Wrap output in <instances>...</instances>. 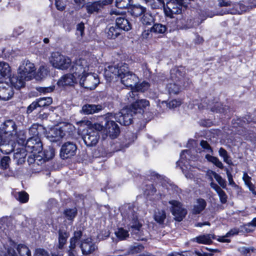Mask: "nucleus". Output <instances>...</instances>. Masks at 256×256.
<instances>
[{"mask_svg":"<svg viewBox=\"0 0 256 256\" xmlns=\"http://www.w3.org/2000/svg\"><path fill=\"white\" fill-rule=\"evenodd\" d=\"M26 80H27V79L24 77L20 76L18 73V75H14L9 79L11 85L16 89H20L23 87Z\"/></svg>","mask_w":256,"mask_h":256,"instance_id":"nucleus-25","label":"nucleus"},{"mask_svg":"<svg viewBox=\"0 0 256 256\" xmlns=\"http://www.w3.org/2000/svg\"><path fill=\"white\" fill-rule=\"evenodd\" d=\"M142 224L140 223V226L138 230L135 228H131L132 230L133 235L134 238L138 240H147L148 236L149 233L146 230L142 228Z\"/></svg>","mask_w":256,"mask_h":256,"instance_id":"nucleus-23","label":"nucleus"},{"mask_svg":"<svg viewBox=\"0 0 256 256\" xmlns=\"http://www.w3.org/2000/svg\"><path fill=\"white\" fill-rule=\"evenodd\" d=\"M214 238V236L212 234H202L196 236L192 239V241L196 242L198 244H210L212 243V240Z\"/></svg>","mask_w":256,"mask_h":256,"instance_id":"nucleus-27","label":"nucleus"},{"mask_svg":"<svg viewBox=\"0 0 256 256\" xmlns=\"http://www.w3.org/2000/svg\"><path fill=\"white\" fill-rule=\"evenodd\" d=\"M9 218L7 217L2 218L0 219V230L4 231L8 226Z\"/></svg>","mask_w":256,"mask_h":256,"instance_id":"nucleus-58","label":"nucleus"},{"mask_svg":"<svg viewBox=\"0 0 256 256\" xmlns=\"http://www.w3.org/2000/svg\"><path fill=\"white\" fill-rule=\"evenodd\" d=\"M140 22L143 25L150 26L154 22V18L152 14L146 11L140 18Z\"/></svg>","mask_w":256,"mask_h":256,"instance_id":"nucleus-38","label":"nucleus"},{"mask_svg":"<svg viewBox=\"0 0 256 256\" xmlns=\"http://www.w3.org/2000/svg\"><path fill=\"white\" fill-rule=\"evenodd\" d=\"M56 6L58 10H62L64 9L66 4L62 0H55Z\"/></svg>","mask_w":256,"mask_h":256,"instance_id":"nucleus-64","label":"nucleus"},{"mask_svg":"<svg viewBox=\"0 0 256 256\" xmlns=\"http://www.w3.org/2000/svg\"><path fill=\"white\" fill-rule=\"evenodd\" d=\"M169 204L171 205L170 211L175 219L178 222L182 221L187 214L186 209L180 202L176 200L169 201Z\"/></svg>","mask_w":256,"mask_h":256,"instance_id":"nucleus-13","label":"nucleus"},{"mask_svg":"<svg viewBox=\"0 0 256 256\" xmlns=\"http://www.w3.org/2000/svg\"><path fill=\"white\" fill-rule=\"evenodd\" d=\"M15 141H8L3 139L0 144V150L5 154H8L14 150L13 144Z\"/></svg>","mask_w":256,"mask_h":256,"instance_id":"nucleus-31","label":"nucleus"},{"mask_svg":"<svg viewBox=\"0 0 256 256\" xmlns=\"http://www.w3.org/2000/svg\"><path fill=\"white\" fill-rule=\"evenodd\" d=\"M80 248L83 254H91L97 248V246L90 238L83 240L82 242Z\"/></svg>","mask_w":256,"mask_h":256,"instance_id":"nucleus-21","label":"nucleus"},{"mask_svg":"<svg viewBox=\"0 0 256 256\" xmlns=\"http://www.w3.org/2000/svg\"><path fill=\"white\" fill-rule=\"evenodd\" d=\"M77 213V210L76 208L71 209H67L64 212V215L69 220H72L76 216Z\"/></svg>","mask_w":256,"mask_h":256,"instance_id":"nucleus-53","label":"nucleus"},{"mask_svg":"<svg viewBox=\"0 0 256 256\" xmlns=\"http://www.w3.org/2000/svg\"><path fill=\"white\" fill-rule=\"evenodd\" d=\"M116 236L120 240H126L129 236L128 232L122 228H118L115 231Z\"/></svg>","mask_w":256,"mask_h":256,"instance_id":"nucleus-43","label":"nucleus"},{"mask_svg":"<svg viewBox=\"0 0 256 256\" xmlns=\"http://www.w3.org/2000/svg\"><path fill=\"white\" fill-rule=\"evenodd\" d=\"M185 72V69L182 66L174 68L170 70V78L166 82L164 80L170 94H177L180 92L182 86L184 85Z\"/></svg>","mask_w":256,"mask_h":256,"instance_id":"nucleus-2","label":"nucleus"},{"mask_svg":"<svg viewBox=\"0 0 256 256\" xmlns=\"http://www.w3.org/2000/svg\"><path fill=\"white\" fill-rule=\"evenodd\" d=\"M99 134L93 129H90L83 137V140L85 144L88 146H95L99 140Z\"/></svg>","mask_w":256,"mask_h":256,"instance_id":"nucleus-20","label":"nucleus"},{"mask_svg":"<svg viewBox=\"0 0 256 256\" xmlns=\"http://www.w3.org/2000/svg\"><path fill=\"white\" fill-rule=\"evenodd\" d=\"M42 146L38 137L32 136L27 140L24 148L29 152L40 153L42 150Z\"/></svg>","mask_w":256,"mask_h":256,"instance_id":"nucleus-14","label":"nucleus"},{"mask_svg":"<svg viewBox=\"0 0 256 256\" xmlns=\"http://www.w3.org/2000/svg\"><path fill=\"white\" fill-rule=\"evenodd\" d=\"M106 36L110 39H114L120 34V29L116 26H108L106 30Z\"/></svg>","mask_w":256,"mask_h":256,"instance_id":"nucleus-33","label":"nucleus"},{"mask_svg":"<svg viewBox=\"0 0 256 256\" xmlns=\"http://www.w3.org/2000/svg\"><path fill=\"white\" fill-rule=\"evenodd\" d=\"M70 70L79 80L82 76H85L88 72L89 62L84 58L78 59L73 62Z\"/></svg>","mask_w":256,"mask_h":256,"instance_id":"nucleus-9","label":"nucleus"},{"mask_svg":"<svg viewBox=\"0 0 256 256\" xmlns=\"http://www.w3.org/2000/svg\"><path fill=\"white\" fill-rule=\"evenodd\" d=\"M14 95V91L8 82H0V100H8L12 98Z\"/></svg>","mask_w":256,"mask_h":256,"instance_id":"nucleus-17","label":"nucleus"},{"mask_svg":"<svg viewBox=\"0 0 256 256\" xmlns=\"http://www.w3.org/2000/svg\"><path fill=\"white\" fill-rule=\"evenodd\" d=\"M104 76L108 80H110L114 78H119L121 82L126 86L134 90L136 84L138 83V78L128 70V64L120 63L117 65L108 66L105 68Z\"/></svg>","mask_w":256,"mask_h":256,"instance_id":"nucleus-1","label":"nucleus"},{"mask_svg":"<svg viewBox=\"0 0 256 256\" xmlns=\"http://www.w3.org/2000/svg\"><path fill=\"white\" fill-rule=\"evenodd\" d=\"M138 208L132 204H126L122 206L121 210V214L122 220L130 228H135L138 230L140 226L138 218Z\"/></svg>","mask_w":256,"mask_h":256,"instance_id":"nucleus-4","label":"nucleus"},{"mask_svg":"<svg viewBox=\"0 0 256 256\" xmlns=\"http://www.w3.org/2000/svg\"><path fill=\"white\" fill-rule=\"evenodd\" d=\"M136 112L131 108H126L122 109L116 114H108V117L110 118H114L122 125L128 126L132 124L133 114Z\"/></svg>","mask_w":256,"mask_h":256,"instance_id":"nucleus-6","label":"nucleus"},{"mask_svg":"<svg viewBox=\"0 0 256 256\" xmlns=\"http://www.w3.org/2000/svg\"><path fill=\"white\" fill-rule=\"evenodd\" d=\"M116 25L120 29V31L124 30L128 31L131 29V25L128 20L124 17H118L116 19Z\"/></svg>","mask_w":256,"mask_h":256,"instance_id":"nucleus-30","label":"nucleus"},{"mask_svg":"<svg viewBox=\"0 0 256 256\" xmlns=\"http://www.w3.org/2000/svg\"><path fill=\"white\" fill-rule=\"evenodd\" d=\"M146 11V8L140 5H134L130 9V14L132 16L138 17L142 15Z\"/></svg>","mask_w":256,"mask_h":256,"instance_id":"nucleus-39","label":"nucleus"},{"mask_svg":"<svg viewBox=\"0 0 256 256\" xmlns=\"http://www.w3.org/2000/svg\"><path fill=\"white\" fill-rule=\"evenodd\" d=\"M222 106V105L221 104L216 102L214 106H210V108L212 112L226 114L228 109V107L226 106L221 107Z\"/></svg>","mask_w":256,"mask_h":256,"instance_id":"nucleus-46","label":"nucleus"},{"mask_svg":"<svg viewBox=\"0 0 256 256\" xmlns=\"http://www.w3.org/2000/svg\"><path fill=\"white\" fill-rule=\"evenodd\" d=\"M77 147L72 142L64 143L61 148L60 155L62 159H66L75 155Z\"/></svg>","mask_w":256,"mask_h":256,"instance_id":"nucleus-15","label":"nucleus"},{"mask_svg":"<svg viewBox=\"0 0 256 256\" xmlns=\"http://www.w3.org/2000/svg\"><path fill=\"white\" fill-rule=\"evenodd\" d=\"M234 8L235 10H233V12H231V13L234 14H241L243 12H245L248 10V8L246 6H245L242 4L240 3L235 4Z\"/></svg>","mask_w":256,"mask_h":256,"instance_id":"nucleus-50","label":"nucleus"},{"mask_svg":"<svg viewBox=\"0 0 256 256\" xmlns=\"http://www.w3.org/2000/svg\"><path fill=\"white\" fill-rule=\"evenodd\" d=\"M180 104L181 102L176 100H173L167 104V106L170 108H176L177 106H180Z\"/></svg>","mask_w":256,"mask_h":256,"instance_id":"nucleus-62","label":"nucleus"},{"mask_svg":"<svg viewBox=\"0 0 256 256\" xmlns=\"http://www.w3.org/2000/svg\"><path fill=\"white\" fill-rule=\"evenodd\" d=\"M254 230L253 226L251 223H249L248 224H246L240 227V232H250Z\"/></svg>","mask_w":256,"mask_h":256,"instance_id":"nucleus-56","label":"nucleus"},{"mask_svg":"<svg viewBox=\"0 0 256 256\" xmlns=\"http://www.w3.org/2000/svg\"><path fill=\"white\" fill-rule=\"evenodd\" d=\"M144 249V246L142 244L138 243H135L130 246L128 250L122 254H120V256H128L130 254H136L142 252Z\"/></svg>","mask_w":256,"mask_h":256,"instance_id":"nucleus-29","label":"nucleus"},{"mask_svg":"<svg viewBox=\"0 0 256 256\" xmlns=\"http://www.w3.org/2000/svg\"><path fill=\"white\" fill-rule=\"evenodd\" d=\"M36 69L34 64L28 60H24L20 66L18 72L20 76L24 77L27 80H30Z\"/></svg>","mask_w":256,"mask_h":256,"instance_id":"nucleus-11","label":"nucleus"},{"mask_svg":"<svg viewBox=\"0 0 256 256\" xmlns=\"http://www.w3.org/2000/svg\"><path fill=\"white\" fill-rule=\"evenodd\" d=\"M11 68L8 64L5 62H0V77L9 76Z\"/></svg>","mask_w":256,"mask_h":256,"instance_id":"nucleus-37","label":"nucleus"},{"mask_svg":"<svg viewBox=\"0 0 256 256\" xmlns=\"http://www.w3.org/2000/svg\"><path fill=\"white\" fill-rule=\"evenodd\" d=\"M214 178L217 181V182L220 184V185L223 188H225L226 186V180L222 178V177L218 174L217 173H214Z\"/></svg>","mask_w":256,"mask_h":256,"instance_id":"nucleus-59","label":"nucleus"},{"mask_svg":"<svg viewBox=\"0 0 256 256\" xmlns=\"http://www.w3.org/2000/svg\"><path fill=\"white\" fill-rule=\"evenodd\" d=\"M240 232V228H234L230 230L224 236H222L219 239V240L222 242H229L230 240L227 239L226 238L230 236H232L238 234Z\"/></svg>","mask_w":256,"mask_h":256,"instance_id":"nucleus-47","label":"nucleus"},{"mask_svg":"<svg viewBox=\"0 0 256 256\" xmlns=\"http://www.w3.org/2000/svg\"><path fill=\"white\" fill-rule=\"evenodd\" d=\"M205 158L208 160V161L212 163L218 168L221 169L224 168V165L222 162L220 161L217 157L212 156L209 154H207L206 155Z\"/></svg>","mask_w":256,"mask_h":256,"instance_id":"nucleus-40","label":"nucleus"},{"mask_svg":"<svg viewBox=\"0 0 256 256\" xmlns=\"http://www.w3.org/2000/svg\"><path fill=\"white\" fill-rule=\"evenodd\" d=\"M16 198L21 203H26L28 202L29 196L24 191L19 192L15 194Z\"/></svg>","mask_w":256,"mask_h":256,"instance_id":"nucleus-44","label":"nucleus"},{"mask_svg":"<svg viewBox=\"0 0 256 256\" xmlns=\"http://www.w3.org/2000/svg\"><path fill=\"white\" fill-rule=\"evenodd\" d=\"M26 152L28 151L23 146L14 150V159L17 164H22L25 162L27 155Z\"/></svg>","mask_w":256,"mask_h":256,"instance_id":"nucleus-24","label":"nucleus"},{"mask_svg":"<svg viewBox=\"0 0 256 256\" xmlns=\"http://www.w3.org/2000/svg\"><path fill=\"white\" fill-rule=\"evenodd\" d=\"M50 62L55 68L64 70L69 68L72 60L68 57L58 52H54L52 54Z\"/></svg>","mask_w":256,"mask_h":256,"instance_id":"nucleus-8","label":"nucleus"},{"mask_svg":"<svg viewBox=\"0 0 256 256\" xmlns=\"http://www.w3.org/2000/svg\"><path fill=\"white\" fill-rule=\"evenodd\" d=\"M200 145L206 152L211 154L212 153L213 150L211 146L206 140H202L200 142Z\"/></svg>","mask_w":256,"mask_h":256,"instance_id":"nucleus-57","label":"nucleus"},{"mask_svg":"<svg viewBox=\"0 0 256 256\" xmlns=\"http://www.w3.org/2000/svg\"><path fill=\"white\" fill-rule=\"evenodd\" d=\"M10 159L8 156H4L2 158L0 162V166L4 170L7 169L9 167Z\"/></svg>","mask_w":256,"mask_h":256,"instance_id":"nucleus-55","label":"nucleus"},{"mask_svg":"<svg viewBox=\"0 0 256 256\" xmlns=\"http://www.w3.org/2000/svg\"><path fill=\"white\" fill-rule=\"evenodd\" d=\"M219 156L223 158L224 162L229 165L232 164V162L227 151L223 148H220L218 150Z\"/></svg>","mask_w":256,"mask_h":256,"instance_id":"nucleus-42","label":"nucleus"},{"mask_svg":"<svg viewBox=\"0 0 256 256\" xmlns=\"http://www.w3.org/2000/svg\"><path fill=\"white\" fill-rule=\"evenodd\" d=\"M113 0H98L94 2H88L86 4V9L88 13L90 14L95 12H98L104 6L111 4Z\"/></svg>","mask_w":256,"mask_h":256,"instance_id":"nucleus-16","label":"nucleus"},{"mask_svg":"<svg viewBox=\"0 0 256 256\" xmlns=\"http://www.w3.org/2000/svg\"><path fill=\"white\" fill-rule=\"evenodd\" d=\"M54 86H50L48 87H38L36 88V90L40 92H42L43 94H46L48 92H50L53 91L54 89Z\"/></svg>","mask_w":256,"mask_h":256,"instance_id":"nucleus-60","label":"nucleus"},{"mask_svg":"<svg viewBox=\"0 0 256 256\" xmlns=\"http://www.w3.org/2000/svg\"><path fill=\"white\" fill-rule=\"evenodd\" d=\"M240 252L246 256H250L251 253L256 252V249L253 247H242L240 248Z\"/></svg>","mask_w":256,"mask_h":256,"instance_id":"nucleus-54","label":"nucleus"},{"mask_svg":"<svg viewBox=\"0 0 256 256\" xmlns=\"http://www.w3.org/2000/svg\"><path fill=\"white\" fill-rule=\"evenodd\" d=\"M184 6L180 0H170L166 2V7L164 8L166 15L170 18H174V14L182 13Z\"/></svg>","mask_w":256,"mask_h":256,"instance_id":"nucleus-10","label":"nucleus"},{"mask_svg":"<svg viewBox=\"0 0 256 256\" xmlns=\"http://www.w3.org/2000/svg\"><path fill=\"white\" fill-rule=\"evenodd\" d=\"M106 118H108V116ZM108 118L110 119V118ZM106 120L105 124V128L106 130V134L111 138H116L120 132V128L118 125L114 120Z\"/></svg>","mask_w":256,"mask_h":256,"instance_id":"nucleus-18","label":"nucleus"},{"mask_svg":"<svg viewBox=\"0 0 256 256\" xmlns=\"http://www.w3.org/2000/svg\"><path fill=\"white\" fill-rule=\"evenodd\" d=\"M32 256L29 248L24 244H17L14 241L9 240L2 251L3 256Z\"/></svg>","mask_w":256,"mask_h":256,"instance_id":"nucleus-5","label":"nucleus"},{"mask_svg":"<svg viewBox=\"0 0 256 256\" xmlns=\"http://www.w3.org/2000/svg\"><path fill=\"white\" fill-rule=\"evenodd\" d=\"M79 82L78 77L74 73L64 76L58 82L59 86H72L74 84Z\"/></svg>","mask_w":256,"mask_h":256,"instance_id":"nucleus-22","label":"nucleus"},{"mask_svg":"<svg viewBox=\"0 0 256 256\" xmlns=\"http://www.w3.org/2000/svg\"><path fill=\"white\" fill-rule=\"evenodd\" d=\"M190 151L189 150H184L180 154V159L177 162L186 177L188 178L192 179L194 177L192 169L194 168L190 162L187 161L186 155H190Z\"/></svg>","mask_w":256,"mask_h":256,"instance_id":"nucleus-7","label":"nucleus"},{"mask_svg":"<svg viewBox=\"0 0 256 256\" xmlns=\"http://www.w3.org/2000/svg\"><path fill=\"white\" fill-rule=\"evenodd\" d=\"M69 234L65 230H60L58 231V248L62 250L66 242Z\"/></svg>","mask_w":256,"mask_h":256,"instance_id":"nucleus-36","label":"nucleus"},{"mask_svg":"<svg viewBox=\"0 0 256 256\" xmlns=\"http://www.w3.org/2000/svg\"><path fill=\"white\" fill-rule=\"evenodd\" d=\"M66 134L62 128H55L51 130V136L53 138L52 141L57 142L64 136Z\"/></svg>","mask_w":256,"mask_h":256,"instance_id":"nucleus-35","label":"nucleus"},{"mask_svg":"<svg viewBox=\"0 0 256 256\" xmlns=\"http://www.w3.org/2000/svg\"><path fill=\"white\" fill-rule=\"evenodd\" d=\"M48 70L46 66H42L40 67L37 74H36V78L37 79H42L44 78L46 76L48 75Z\"/></svg>","mask_w":256,"mask_h":256,"instance_id":"nucleus-51","label":"nucleus"},{"mask_svg":"<svg viewBox=\"0 0 256 256\" xmlns=\"http://www.w3.org/2000/svg\"><path fill=\"white\" fill-rule=\"evenodd\" d=\"M166 216L164 210L157 209L155 210L154 214V220L160 224H164Z\"/></svg>","mask_w":256,"mask_h":256,"instance_id":"nucleus-34","label":"nucleus"},{"mask_svg":"<svg viewBox=\"0 0 256 256\" xmlns=\"http://www.w3.org/2000/svg\"><path fill=\"white\" fill-rule=\"evenodd\" d=\"M167 28L161 24H155L150 28V32L156 34H162L166 30Z\"/></svg>","mask_w":256,"mask_h":256,"instance_id":"nucleus-41","label":"nucleus"},{"mask_svg":"<svg viewBox=\"0 0 256 256\" xmlns=\"http://www.w3.org/2000/svg\"><path fill=\"white\" fill-rule=\"evenodd\" d=\"M79 83L81 86L86 88L94 90L99 83V80L96 74L88 72L85 76H82L79 79Z\"/></svg>","mask_w":256,"mask_h":256,"instance_id":"nucleus-12","label":"nucleus"},{"mask_svg":"<svg viewBox=\"0 0 256 256\" xmlns=\"http://www.w3.org/2000/svg\"><path fill=\"white\" fill-rule=\"evenodd\" d=\"M0 132L2 138L8 141L16 140L18 144H23L25 138H20L17 134V126L15 122L11 120H6L0 126Z\"/></svg>","mask_w":256,"mask_h":256,"instance_id":"nucleus-3","label":"nucleus"},{"mask_svg":"<svg viewBox=\"0 0 256 256\" xmlns=\"http://www.w3.org/2000/svg\"><path fill=\"white\" fill-rule=\"evenodd\" d=\"M217 194L219 196L220 202L225 204L227 202V196L226 192L222 189Z\"/></svg>","mask_w":256,"mask_h":256,"instance_id":"nucleus-61","label":"nucleus"},{"mask_svg":"<svg viewBox=\"0 0 256 256\" xmlns=\"http://www.w3.org/2000/svg\"><path fill=\"white\" fill-rule=\"evenodd\" d=\"M38 107H39V105L38 104V101L36 100V101L32 102L27 108V112L30 113L34 110L36 109Z\"/></svg>","mask_w":256,"mask_h":256,"instance_id":"nucleus-63","label":"nucleus"},{"mask_svg":"<svg viewBox=\"0 0 256 256\" xmlns=\"http://www.w3.org/2000/svg\"><path fill=\"white\" fill-rule=\"evenodd\" d=\"M130 0H116V6L117 8L123 10L130 6Z\"/></svg>","mask_w":256,"mask_h":256,"instance_id":"nucleus-52","label":"nucleus"},{"mask_svg":"<svg viewBox=\"0 0 256 256\" xmlns=\"http://www.w3.org/2000/svg\"><path fill=\"white\" fill-rule=\"evenodd\" d=\"M39 107H44L48 106L52 104V100L50 97L40 98L36 100Z\"/></svg>","mask_w":256,"mask_h":256,"instance_id":"nucleus-48","label":"nucleus"},{"mask_svg":"<svg viewBox=\"0 0 256 256\" xmlns=\"http://www.w3.org/2000/svg\"><path fill=\"white\" fill-rule=\"evenodd\" d=\"M42 126L38 124H34L29 129V133L32 136L38 137L40 134V130Z\"/></svg>","mask_w":256,"mask_h":256,"instance_id":"nucleus-49","label":"nucleus"},{"mask_svg":"<svg viewBox=\"0 0 256 256\" xmlns=\"http://www.w3.org/2000/svg\"><path fill=\"white\" fill-rule=\"evenodd\" d=\"M102 108V106L100 104H86L82 106L80 112L84 114H92L99 112Z\"/></svg>","mask_w":256,"mask_h":256,"instance_id":"nucleus-26","label":"nucleus"},{"mask_svg":"<svg viewBox=\"0 0 256 256\" xmlns=\"http://www.w3.org/2000/svg\"><path fill=\"white\" fill-rule=\"evenodd\" d=\"M130 102L132 103V108L136 113H141L144 112V109L150 104L149 102L145 99L138 100L133 96V99H131L130 97L128 98Z\"/></svg>","mask_w":256,"mask_h":256,"instance_id":"nucleus-19","label":"nucleus"},{"mask_svg":"<svg viewBox=\"0 0 256 256\" xmlns=\"http://www.w3.org/2000/svg\"><path fill=\"white\" fill-rule=\"evenodd\" d=\"M42 154L43 155V161L48 160L54 156V150L53 148L49 147L48 148L44 150Z\"/></svg>","mask_w":256,"mask_h":256,"instance_id":"nucleus-45","label":"nucleus"},{"mask_svg":"<svg viewBox=\"0 0 256 256\" xmlns=\"http://www.w3.org/2000/svg\"><path fill=\"white\" fill-rule=\"evenodd\" d=\"M206 206V200L202 198H198L195 202L193 208L192 210V214H200L204 210Z\"/></svg>","mask_w":256,"mask_h":256,"instance_id":"nucleus-32","label":"nucleus"},{"mask_svg":"<svg viewBox=\"0 0 256 256\" xmlns=\"http://www.w3.org/2000/svg\"><path fill=\"white\" fill-rule=\"evenodd\" d=\"M150 86V84L148 82H143L140 84H136V86L134 88V90H132L128 93L129 96L130 97L131 99H133V96H138V92H144L147 90Z\"/></svg>","mask_w":256,"mask_h":256,"instance_id":"nucleus-28","label":"nucleus"}]
</instances>
